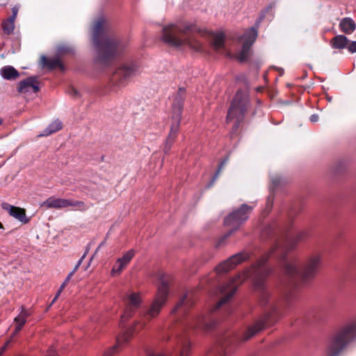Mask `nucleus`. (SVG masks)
I'll return each instance as SVG.
<instances>
[{"label": "nucleus", "mask_w": 356, "mask_h": 356, "mask_svg": "<svg viewBox=\"0 0 356 356\" xmlns=\"http://www.w3.org/2000/svg\"><path fill=\"white\" fill-rule=\"evenodd\" d=\"M62 128V123L60 121L56 120L52 122L48 127H47L39 136H47L54 134Z\"/></svg>", "instance_id": "nucleus-25"}, {"label": "nucleus", "mask_w": 356, "mask_h": 356, "mask_svg": "<svg viewBox=\"0 0 356 356\" xmlns=\"http://www.w3.org/2000/svg\"><path fill=\"white\" fill-rule=\"evenodd\" d=\"M15 29V22L6 19L3 22V29L5 33L9 35L12 33Z\"/></svg>", "instance_id": "nucleus-27"}, {"label": "nucleus", "mask_w": 356, "mask_h": 356, "mask_svg": "<svg viewBox=\"0 0 356 356\" xmlns=\"http://www.w3.org/2000/svg\"><path fill=\"white\" fill-rule=\"evenodd\" d=\"M140 303L141 298L139 293L133 292L129 294L126 299V308L122 316V321L130 318Z\"/></svg>", "instance_id": "nucleus-14"}, {"label": "nucleus", "mask_w": 356, "mask_h": 356, "mask_svg": "<svg viewBox=\"0 0 356 356\" xmlns=\"http://www.w3.org/2000/svg\"><path fill=\"white\" fill-rule=\"evenodd\" d=\"M39 90V87L36 83V81L33 77L27 78L26 80H24L20 82L19 86V92L22 94H27V93H36Z\"/></svg>", "instance_id": "nucleus-17"}, {"label": "nucleus", "mask_w": 356, "mask_h": 356, "mask_svg": "<svg viewBox=\"0 0 356 356\" xmlns=\"http://www.w3.org/2000/svg\"><path fill=\"white\" fill-rule=\"evenodd\" d=\"M68 200L67 199L50 197L42 204V207H44L47 209H60L62 208L68 207Z\"/></svg>", "instance_id": "nucleus-18"}, {"label": "nucleus", "mask_w": 356, "mask_h": 356, "mask_svg": "<svg viewBox=\"0 0 356 356\" xmlns=\"http://www.w3.org/2000/svg\"><path fill=\"white\" fill-rule=\"evenodd\" d=\"M46 356H56V354L54 350H50Z\"/></svg>", "instance_id": "nucleus-40"}, {"label": "nucleus", "mask_w": 356, "mask_h": 356, "mask_svg": "<svg viewBox=\"0 0 356 356\" xmlns=\"http://www.w3.org/2000/svg\"><path fill=\"white\" fill-rule=\"evenodd\" d=\"M348 49L351 54L356 53V41L352 42L348 47Z\"/></svg>", "instance_id": "nucleus-34"}, {"label": "nucleus", "mask_w": 356, "mask_h": 356, "mask_svg": "<svg viewBox=\"0 0 356 356\" xmlns=\"http://www.w3.org/2000/svg\"><path fill=\"white\" fill-rule=\"evenodd\" d=\"M68 207H74V210L83 211L89 208L83 201L68 200Z\"/></svg>", "instance_id": "nucleus-26"}, {"label": "nucleus", "mask_w": 356, "mask_h": 356, "mask_svg": "<svg viewBox=\"0 0 356 356\" xmlns=\"http://www.w3.org/2000/svg\"><path fill=\"white\" fill-rule=\"evenodd\" d=\"M199 32L200 30L191 22L170 24L163 28L162 40L171 47L200 51L201 43L195 37V33Z\"/></svg>", "instance_id": "nucleus-5"}, {"label": "nucleus", "mask_w": 356, "mask_h": 356, "mask_svg": "<svg viewBox=\"0 0 356 356\" xmlns=\"http://www.w3.org/2000/svg\"><path fill=\"white\" fill-rule=\"evenodd\" d=\"M3 227L2 224L0 222V229Z\"/></svg>", "instance_id": "nucleus-48"}, {"label": "nucleus", "mask_w": 356, "mask_h": 356, "mask_svg": "<svg viewBox=\"0 0 356 356\" xmlns=\"http://www.w3.org/2000/svg\"><path fill=\"white\" fill-rule=\"evenodd\" d=\"M257 37V29L252 27L247 30L243 35L238 37V41L242 44V49L236 55L232 53V49L225 40L222 32L209 33V39L213 48L218 52L232 58L236 56L240 62L246 60L250 55V47Z\"/></svg>", "instance_id": "nucleus-6"}, {"label": "nucleus", "mask_w": 356, "mask_h": 356, "mask_svg": "<svg viewBox=\"0 0 356 356\" xmlns=\"http://www.w3.org/2000/svg\"><path fill=\"white\" fill-rule=\"evenodd\" d=\"M1 124V120H0V124Z\"/></svg>", "instance_id": "nucleus-49"}, {"label": "nucleus", "mask_w": 356, "mask_h": 356, "mask_svg": "<svg viewBox=\"0 0 356 356\" xmlns=\"http://www.w3.org/2000/svg\"><path fill=\"white\" fill-rule=\"evenodd\" d=\"M355 338L356 318L346 323L333 337L329 346L328 356H338Z\"/></svg>", "instance_id": "nucleus-8"}, {"label": "nucleus", "mask_w": 356, "mask_h": 356, "mask_svg": "<svg viewBox=\"0 0 356 356\" xmlns=\"http://www.w3.org/2000/svg\"><path fill=\"white\" fill-rule=\"evenodd\" d=\"M19 6H14L13 8H12V13L13 14H14V15H17V13L19 11Z\"/></svg>", "instance_id": "nucleus-39"}, {"label": "nucleus", "mask_w": 356, "mask_h": 356, "mask_svg": "<svg viewBox=\"0 0 356 356\" xmlns=\"http://www.w3.org/2000/svg\"><path fill=\"white\" fill-rule=\"evenodd\" d=\"M94 256H95V254H94V255L90 258V261H89V263H88V266H87L86 268H88L90 266V264H91V261H92V259H93V258H94Z\"/></svg>", "instance_id": "nucleus-43"}, {"label": "nucleus", "mask_w": 356, "mask_h": 356, "mask_svg": "<svg viewBox=\"0 0 356 356\" xmlns=\"http://www.w3.org/2000/svg\"><path fill=\"white\" fill-rule=\"evenodd\" d=\"M339 27L344 33L351 34L355 30L356 24L350 17H344L340 21Z\"/></svg>", "instance_id": "nucleus-21"}, {"label": "nucleus", "mask_w": 356, "mask_h": 356, "mask_svg": "<svg viewBox=\"0 0 356 356\" xmlns=\"http://www.w3.org/2000/svg\"><path fill=\"white\" fill-rule=\"evenodd\" d=\"M2 77L7 80L15 79L19 77V72L10 65L4 66L0 70Z\"/></svg>", "instance_id": "nucleus-22"}, {"label": "nucleus", "mask_w": 356, "mask_h": 356, "mask_svg": "<svg viewBox=\"0 0 356 356\" xmlns=\"http://www.w3.org/2000/svg\"><path fill=\"white\" fill-rule=\"evenodd\" d=\"M41 63L43 66H47L50 69L59 67L61 70L63 69V65L58 58H48L44 56L41 58Z\"/></svg>", "instance_id": "nucleus-24"}, {"label": "nucleus", "mask_w": 356, "mask_h": 356, "mask_svg": "<svg viewBox=\"0 0 356 356\" xmlns=\"http://www.w3.org/2000/svg\"><path fill=\"white\" fill-rule=\"evenodd\" d=\"M318 120V115L316 114H313L310 116V121L312 122H316Z\"/></svg>", "instance_id": "nucleus-38"}, {"label": "nucleus", "mask_w": 356, "mask_h": 356, "mask_svg": "<svg viewBox=\"0 0 356 356\" xmlns=\"http://www.w3.org/2000/svg\"><path fill=\"white\" fill-rule=\"evenodd\" d=\"M135 251L134 250H129L124 255L118 258L111 270V275L113 276L120 275L122 271L128 266L133 257H134Z\"/></svg>", "instance_id": "nucleus-15"}, {"label": "nucleus", "mask_w": 356, "mask_h": 356, "mask_svg": "<svg viewBox=\"0 0 356 356\" xmlns=\"http://www.w3.org/2000/svg\"><path fill=\"white\" fill-rule=\"evenodd\" d=\"M92 38L97 52L96 63L103 66H106L122 49L119 40L108 32V24L104 16H99L95 20Z\"/></svg>", "instance_id": "nucleus-3"}, {"label": "nucleus", "mask_w": 356, "mask_h": 356, "mask_svg": "<svg viewBox=\"0 0 356 356\" xmlns=\"http://www.w3.org/2000/svg\"><path fill=\"white\" fill-rule=\"evenodd\" d=\"M278 248H280V246L276 245L270 250V253L265 254L257 261L250 269L241 273L229 282L222 284L217 291L218 294L220 296V300L216 304L215 309L227 302L235 293L237 287L248 278H251L256 286L262 288L264 279L270 273V270L265 266V263L268 259L269 254Z\"/></svg>", "instance_id": "nucleus-2"}, {"label": "nucleus", "mask_w": 356, "mask_h": 356, "mask_svg": "<svg viewBox=\"0 0 356 356\" xmlns=\"http://www.w3.org/2000/svg\"><path fill=\"white\" fill-rule=\"evenodd\" d=\"M103 244H104V243L102 242V243L98 246V248H97V250H96L95 253H96V252L99 250V248L103 245Z\"/></svg>", "instance_id": "nucleus-46"}, {"label": "nucleus", "mask_w": 356, "mask_h": 356, "mask_svg": "<svg viewBox=\"0 0 356 356\" xmlns=\"http://www.w3.org/2000/svg\"><path fill=\"white\" fill-rule=\"evenodd\" d=\"M30 316V313L22 308V310L19 315L16 316L14 319V322L15 324V332L14 334L18 333L22 328L23 325L25 324L26 321V318Z\"/></svg>", "instance_id": "nucleus-20"}, {"label": "nucleus", "mask_w": 356, "mask_h": 356, "mask_svg": "<svg viewBox=\"0 0 356 356\" xmlns=\"http://www.w3.org/2000/svg\"><path fill=\"white\" fill-rule=\"evenodd\" d=\"M270 179L272 184L275 186H277L280 181V177L278 175L272 176Z\"/></svg>", "instance_id": "nucleus-35"}, {"label": "nucleus", "mask_w": 356, "mask_h": 356, "mask_svg": "<svg viewBox=\"0 0 356 356\" xmlns=\"http://www.w3.org/2000/svg\"><path fill=\"white\" fill-rule=\"evenodd\" d=\"M226 162H227V161H226V160H225V161H223L220 163V166H219V168H218V170H217V172H216V175H215V176H214V177H213V181L217 179V177H218V176L219 173L220 172V171H221L222 168H223V166H224V165L226 163Z\"/></svg>", "instance_id": "nucleus-36"}, {"label": "nucleus", "mask_w": 356, "mask_h": 356, "mask_svg": "<svg viewBox=\"0 0 356 356\" xmlns=\"http://www.w3.org/2000/svg\"><path fill=\"white\" fill-rule=\"evenodd\" d=\"M68 93L74 98H78L80 97L79 92L73 87L69 88Z\"/></svg>", "instance_id": "nucleus-32"}, {"label": "nucleus", "mask_w": 356, "mask_h": 356, "mask_svg": "<svg viewBox=\"0 0 356 356\" xmlns=\"http://www.w3.org/2000/svg\"><path fill=\"white\" fill-rule=\"evenodd\" d=\"M252 209V207L244 204L239 209L234 210L226 217L225 224L227 226H230L232 228L225 234V238L229 237L234 232L238 229L240 225L248 218Z\"/></svg>", "instance_id": "nucleus-12"}, {"label": "nucleus", "mask_w": 356, "mask_h": 356, "mask_svg": "<svg viewBox=\"0 0 356 356\" xmlns=\"http://www.w3.org/2000/svg\"><path fill=\"white\" fill-rule=\"evenodd\" d=\"M248 257V254L245 252L236 254L219 264L216 268V272L217 274L226 273L234 268L236 265L246 260Z\"/></svg>", "instance_id": "nucleus-13"}, {"label": "nucleus", "mask_w": 356, "mask_h": 356, "mask_svg": "<svg viewBox=\"0 0 356 356\" xmlns=\"http://www.w3.org/2000/svg\"><path fill=\"white\" fill-rule=\"evenodd\" d=\"M302 236H303V234H300V236H299L300 240H301V239H302Z\"/></svg>", "instance_id": "nucleus-47"}, {"label": "nucleus", "mask_w": 356, "mask_h": 356, "mask_svg": "<svg viewBox=\"0 0 356 356\" xmlns=\"http://www.w3.org/2000/svg\"><path fill=\"white\" fill-rule=\"evenodd\" d=\"M168 293V278L165 276H162L161 277L160 284L158 286L156 295L150 306L143 312L140 319L138 321L133 327H130L121 336L117 337L116 344L106 352L104 356H111L113 353L121 348L134 333L139 332L152 318L156 317L165 303Z\"/></svg>", "instance_id": "nucleus-1"}, {"label": "nucleus", "mask_w": 356, "mask_h": 356, "mask_svg": "<svg viewBox=\"0 0 356 356\" xmlns=\"http://www.w3.org/2000/svg\"><path fill=\"white\" fill-rule=\"evenodd\" d=\"M184 104V97L182 93L180 92L175 97L172 105V124L170 127V134L166 139L164 151L168 152L177 136V133L179 127V122L182 112Z\"/></svg>", "instance_id": "nucleus-10"}, {"label": "nucleus", "mask_w": 356, "mask_h": 356, "mask_svg": "<svg viewBox=\"0 0 356 356\" xmlns=\"http://www.w3.org/2000/svg\"><path fill=\"white\" fill-rule=\"evenodd\" d=\"M186 298V296H185L180 300V301L177 303L172 312H180L181 314H184L186 312L187 308L186 306L185 305Z\"/></svg>", "instance_id": "nucleus-28"}, {"label": "nucleus", "mask_w": 356, "mask_h": 356, "mask_svg": "<svg viewBox=\"0 0 356 356\" xmlns=\"http://www.w3.org/2000/svg\"><path fill=\"white\" fill-rule=\"evenodd\" d=\"M284 273L291 277H300L303 282L312 280L322 266V254L313 252L305 257L301 265L296 257L285 259L283 261Z\"/></svg>", "instance_id": "nucleus-7"}, {"label": "nucleus", "mask_w": 356, "mask_h": 356, "mask_svg": "<svg viewBox=\"0 0 356 356\" xmlns=\"http://www.w3.org/2000/svg\"><path fill=\"white\" fill-rule=\"evenodd\" d=\"M88 252V250H86V251L84 252V254L80 258V259L78 261L76 265L74 266V269L72 271V272H74V274L75 273V272L78 270V268L81 265V264H82L83 259H85V257H86Z\"/></svg>", "instance_id": "nucleus-31"}, {"label": "nucleus", "mask_w": 356, "mask_h": 356, "mask_svg": "<svg viewBox=\"0 0 356 356\" xmlns=\"http://www.w3.org/2000/svg\"><path fill=\"white\" fill-rule=\"evenodd\" d=\"M270 314H266L262 318L259 319L253 325L248 327L243 336V340L246 341L255 335L260 330H263L266 325L270 323Z\"/></svg>", "instance_id": "nucleus-16"}, {"label": "nucleus", "mask_w": 356, "mask_h": 356, "mask_svg": "<svg viewBox=\"0 0 356 356\" xmlns=\"http://www.w3.org/2000/svg\"><path fill=\"white\" fill-rule=\"evenodd\" d=\"M271 206H272V203H271L270 199H268V207H271Z\"/></svg>", "instance_id": "nucleus-45"}, {"label": "nucleus", "mask_w": 356, "mask_h": 356, "mask_svg": "<svg viewBox=\"0 0 356 356\" xmlns=\"http://www.w3.org/2000/svg\"><path fill=\"white\" fill-rule=\"evenodd\" d=\"M3 208L4 209H6L11 216L17 219L20 222L23 223H26L28 222V219L26 218V216L25 210L24 209L17 207L15 206H11L9 204L3 205Z\"/></svg>", "instance_id": "nucleus-19"}, {"label": "nucleus", "mask_w": 356, "mask_h": 356, "mask_svg": "<svg viewBox=\"0 0 356 356\" xmlns=\"http://www.w3.org/2000/svg\"><path fill=\"white\" fill-rule=\"evenodd\" d=\"M72 51L73 49L72 47L65 44H60L58 45L57 47V51L59 54L72 53Z\"/></svg>", "instance_id": "nucleus-30"}, {"label": "nucleus", "mask_w": 356, "mask_h": 356, "mask_svg": "<svg viewBox=\"0 0 356 356\" xmlns=\"http://www.w3.org/2000/svg\"><path fill=\"white\" fill-rule=\"evenodd\" d=\"M8 343H9V341H8V342L6 343V345L1 348V349L0 350V355L3 352V350H5L6 347V346L8 345Z\"/></svg>", "instance_id": "nucleus-42"}, {"label": "nucleus", "mask_w": 356, "mask_h": 356, "mask_svg": "<svg viewBox=\"0 0 356 356\" xmlns=\"http://www.w3.org/2000/svg\"><path fill=\"white\" fill-rule=\"evenodd\" d=\"M74 275V272H70L68 275L67 276L65 280L64 281V282L60 285V289H64L65 287L66 286V285L67 284V283L69 282V281L70 280V279L72 278V277Z\"/></svg>", "instance_id": "nucleus-33"}, {"label": "nucleus", "mask_w": 356, "mask_h": 356, "mask_svg": "<svg viewBox=\"0 0 356 356\" xmlns=\"http://www.w3.org/2000/svg\"><path fill=\"white\" fill-rule=\"evenodd\" d=\"M138 72L139 66L136 63H125L115 69L111 76V82L119 88L124 87L131 77L136 75Z\"/></svg>", "instance_id": "nucleus-9"}, {"label": "nucleus", "mask_w": 356, "mask_h": 356, "mask_svg": "<svg viewBox=\"0 0 356 356\" xmlns=\"http://www.w3.org/2000/svg\"><path fill=\"white\" fill-rule=\"evenodd\" d=\"M349 40L343 35H338L332 38L331 40V45L334 49H343L346 47Z\"/></svg>", "instance_id": "nucleus-23"}, {"label": "nucleus", "mask_w": 356, "mask_h": 356, "mask_svg": "<svg viewBox=\"0 0 356 356\" xmlns=\"http://www.w3.org/2000/svg\"><path fill=\"white\" fill-rule=\"evenodd\" d=\"M16 17H17V15H14V14H12V15L9 18H8V19L15 22Z\"/></svg>", "instance_id": "nucleus-41"}, {"label": "nucleus", "mask_w": 356, "mask_h": 356, "mask_svg": "<svg viewBox=\"0 0 356 356\" xmlns=\"http://www.w3.org/2000/svg\"><path fill=\"white\" fill-rule=\"evenodd\" d=\"M263 17H264V16H263V15H262V16H261V17H259V19L258 21H257L256 24H257V26L259 25V24L260 23V22L261 21V19H262V18H263Z\"/></svg>", "instance_id": "nucleus-44"}, {"label": "nucleus", "mask_w": 356, "mask_h": 356, "mask_svg": "<svg viewBox=\"0 0 356 356\" xmlns=\"http://www.w3.org/2000/svg\"><path fill=\"white\" fill-rule=\"evenodd\" d=\"M248 105V95L242 91H238L232 102L227 117V121L236 119V123L234 124V127L236 129L237 128L238 123L242 121L243 114L246 111Z\"/></svg>", "instance_id": "nucleus-11"}, {"label": "nucleus", "mask_w": 356, "mask_h": 356, "mask_svg": "<svg viewBox=\"0 0 356 356\" xmlns=\"http://www.w3.org/2000/svg\"><path fill=\"white\" fill-rule=\"evenodd\" d=\"M63 289H60V287L59 288L58 291H57L54 298L53 299L52 302H51V305L54 304L56 300L58 298V297L60 296L61 292L63 291Z\"/></svg>", "instance_id": "nucleus-37"}, {"label": "nucleus", "mask_w": 356, "mask_h": 356, "mask_svg": "<svg viewBox=\"0 0 356 356\" xmlns=\"http://www.w3.org/2000/svg\"><path fill=\"white\" fill-rule=\"evenodd\" d=\"M270 293L267 291H263L260 295L259 303L262 306H265L270 302Z\"/></svg>", "instance_id": "nucleus-29"}, {"label": "nucleus", "mask_w": 356, "mask_h": 356, "mask_svg": "<svg viewBox=\"0 0 356 356\" xmlns=\"http://www.w3.org/2000/svg\"><path fill=\"white\" fill-rule=\"evenodd\" d=\"M213 327L208 316L197 315L187 319L179 333L171 341L170 347L164 353H151L148 356H188L191 353V342L188 336L182 333L186 328L191 330H206Z\"/></svg>", "instance_id": "nucleus-4"}]
</instances>
